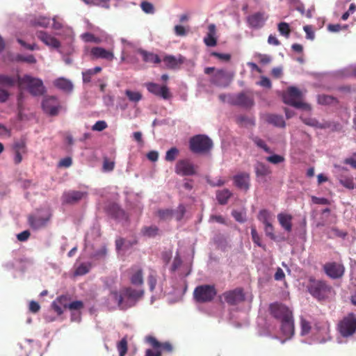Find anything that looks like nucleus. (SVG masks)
Listing matches in <instances>:
<instances>
[{
  "instance_id": "f257e3e1",
  "label": "nucleus",
  "mask_w": 356,
  "mask_h": 356,
  "mask_svg": "<svg viewBox=\"0 0 356 356\" xmlns=\"http://www.w3.org/2000/svg\"><path fill=\"white\" fill-rule=\"evenodd\" d=\"M144 293L145 291L141 287L134 289L131 286H127L123 288L120 293L113 292L112 295L118 302L119 307L121 309H127L134 306L143 297Z\"/></svg>"
},
{
  "instance_id": "f03ea898",
  "label": "nucleus",
  "mask_w": 356,
  "mask_h": 356,
  "mask_svg": "<svg viewBox=\"0 0 356 356\" xmlns=\"http://www.w3.org/2000/svg\"><path fill=\"white\" fill-rule=\"evenodd\" d=\"M17 83L19 86H24L33 96H41L46 92V88L40 79L25 74L23 76H17Z\"/></svg>"
},
{
  "instance_id": "7ed1b4c3",
  "label": "nucleus",
  "mask_w": 356,
  "mask_h": 356,
  "mask_svg": "<svg viewBox=\"0 0 356 356\" xmlns=\"http://www.w3.org/2000/svg\"><path fill=\"white\" fill-rule=\"evenodd\" d=\"M213 147V141L204 134H198L189 140V149L194 154H207Z\"/></svg>"
},
{
  "instance_id": "20e7f679",
  "label": "nucleus",
  "mask_w": 356,
  "mask_h": 356,
  "mask_svg": "<svg viewBox=\"0 0 356 356\" xmlns=\"http://www.w3.org/2000/svg\"><path fill=\"white\" fill-rule=\"evenodd\" d=\"M217 294L214 285L203 284L195 287L193 291V298L199 303L211 302Z\"/></svg>"
},
{
  "instance_id": "39448f33",
  "label": "nucleus",
  "mask_w": 356,
  "mask_h": 356,
  "mask_svg": "<svg viewBox=\"0 0 356 356\" xmlns=\"http://www.w3.org/2000/svg\"><path fill=\"white\" fill-rule=\"evenodd\" d=\"M51 217V213L49 210H39L35 213L29 216L28 222L33 229L38 230L47 227Z\"/></svg>"
},
{
  "instance_id": "423d86ee",
  "label": "nucleus",
  "mask_w": 356,
  "mask_h": 356,
  "mask_svg": "<svg viewBox=\"0 0 356 356\" xmlns=\"http://www.w3.org/2000/svg\"><path fill=\"white\" fill-rule=\"evenodd\" d=\"M302 93L296 87H289L287 91L283 95V101L285 104L294 106L297 108L310 109L308 104L301 101Z\"/></svg>"
},
{
  "instance_id": "0eeeda50",
  "label": "nucleus",
  "mask_w": 356,
  "mask_h": 356,
  "mask_svg": "<svg viewBox=\"0 0 356 356\" xmlns=\"http://www.w3.org/2000/svg\"><path fill=\"white\" fill-rule=\"evenodd\" d=\"M337 329L343 337L352 336L356 332V317L354 314H348L339 321Z\"/></svg>"
},
{
  "instance_id": "6e6552de",
  "label": "nucleus",
  "mask_w": 356,
  "mask_h": 356,
  "mask_svg": "<svg viewBox=\"0 0 356 356\" xmlns=\"http://www.w3.org/2000/svg\"><path fill=\"white\" fill-rule=\"evenodd\" d=\"M331 289L332 288L325 282L312 279L308 286V290L311 295L318 300L325 299L330 293Z\"/></svg>"
},
{
  "instance_id": "1a4fd4ad",
  "label": "nucleus",
  "mask_w": 356,
  "mask_h": 356,
  "mask_svg": "<svg viewBox=\"0 0 356 356\" xmlns=\"http://www.w3.org/2000/svg\"><path fill=\"white\" fill-rule=\"evenodd\" d=\"M270 314L279 321H283L286 318L292 317V311L285 305L280 302H273L269 306Z\"/></svg>"
},
{
  "instance_id": "9d476101",
  "label": "nucleus",
  "mask_w": 356,
  "mask_h": 356,
  "mask_svg": "<svg viewBox=\"0 0 356 356\" xmlns=\"http://www.w3.org/2000/svg\"><path fill=\"white\" fill-rule=\"evenodd\" d=\"M198 166L188 159H181L177 162L175 167L176 174L181 176H192L197 174Z\"/></svg>"
},
{
  "instance_id": "9b49d317",
  "label": "nucleus",
  "mask_w": 356,
  "mask_h": 356,
  "mask_svg": "<svg viewBox=\"0 0 356 356\" xmlns=\"http://www.w3.org/2000/svg\"><path fill=\"white\" fill-rule=\"evenodd\" d=\"M314 334L321 343L331 339L330 336V324L326 321H316L314 325Z\"/></svg>"
},
{
  "instance_id": "f8f14e48",
  "label": "nucleus",
  "mask_w": 356,
  "mask_h": 356,
  "mask_svg": "<svg viewBox=\"0 0 356 356\" xmlns=\"http://www.w3.org/2000/svg\"><path fill=\"white\" fill-rule=\"evenodd\" d=\"M228 103L234 106L248 108H251L254 102L252 96L245 92H240L229 96Z\"/></svg>"
},
{
  "instance_id": "ddd939ff",
  "label": "nucleus",
  "mask_w": 356,
  "mask_h": 356,
  "mask_svg": "<svg viewBox=\"0 0 356 356\" xmlns=\"http://www.w3.org/2000/svg\"><path fill=\"white\" fill-rule=\"evenodd\" d=\"M42 107L44 113L51 116H56L61 108L59 101L55 96H49L44 98Z\"/></svg>"
},
{
  "instance_id": "4468645a",
  "label": "nucleus",
  "mask_w": 356,
  "mask_h": 356,
  "mask_svg": "<svg viewBox=\"0 0 356 356\" xmlns=\"http://www.w3.org/2000/svg\"><path fill=\"white\" fill-rule=\"evenodd\" d=\"M325 273L332 279L341 277L345 272V268L341 263L332 261L327 262L323 266Z\"/></svg>"
},
{
  "instance_id": "2eb2a0df",
  "label": "nucleus",
  "mask_w": 356,
  "mask_h": 356,
  "mask_svg": "<svg viewBox=\"0 0 356 356\" xmlns=\"http://www.w3.org/2000/svg\"><path fill=\"white\" fill-rule=\"evenodd\" d=\"M130 283L136 287L143 288L144 284L143 270L139 266H132L127 270Z\"/></svg>"
},
{
  "instance_id": "dca6fc26",
  "label": "nucleus",
  "mask_w": 356,
  "mask_h": 356,
  "mask_svg": "<svg viewBox=\"0 0 356 356\" xmlns=\"http://www.w3.org/2000/svg\"><path fill=\"white\" fill-rule=\"evenodd\" d=\"M225 301L230 305H236L245 300V294L242 288H236L222 294Z\"/></svg>"
},
{
  "instance_id": "f3484780",
  "label": "nucleus",
  "mask_w": 356,
  "mask_h": 356,
  "mask_svg": "<svg viewBox=\"0 0 356 356\" xmlns=\"http://www.w3.org/2000/svg\"><path fill=\"white\" fill-rule=\"evenodd\" d=\"M145 86L150 93L164 99H168L171 97L169 88L166 86H160L157 83L149 82L145 84Z\"/></svg>"
},
{
  "instance_id": "a211bd4d",
  "label": "nucleus",
  "mask_w": 356,
  "mask_h": 356,
  "mask_svg": "<svg viewBox=\"0 0 356 356\" xmlns=\"http://www.w3.org/2000/svg\"><path fill=\"white\" fill-rule=\"evenodd\" d=\"M234 185L239 189L247 191L250 186V175L246 172H241L233 177Z\"/></svg>"
},
{
  "instance_id": "6ab92c4d",
  "label": "nucleus",
  "mask_w": 356,
  "mask_h": 356,
  "mask_svg": "<svg viewBox=\"0 0 356 356\" xmlns=\"http://www.w3.org/2000/svg\"><path fill=\"white\" fill-rule=\"evenodd\" d=\"M268 17L264 12H257L247 17V22L251 28L261 29L265 24Z\"/></svg>"
},
{
  "instance_id": "aec40b11",
  "label": "nucleus",
  "mask_w": 356,
  "mask_h": 356,
  "mask_svg": "<svg viewBox=\"0 0 356 356\" xmlns=\"http://www.w3.org/2000/svg\"><path fill=\"white\" fill-rule=\"evenodd\" d=\"M90 55L92 59H105L112 61L114 59L113 52L111 50H106L100 47H95L90 49Z\"/></svg>"
},
{
  "instance_id": "412c9836",
  "label": "nucleus",
  "mask_w": 356,
  "mask_h": 356,
  "mask_svg": "<svg viewBox=\"0 0 356 356\" xmlns=\"http://www.w3.org/2000/svg\"><path fill=\"white\" fill-rule=\"evenodd\" d=\"M163 61L167 69L177 70L185 62V58L181 55H179L177 57L172 55H166L163 57Z\"/></svg>"
},
{
  "instance_id": "4be33fe9",
  "label": "nucleus",
  "mask_w": 356,
  "mask_h": 356,
  "mask_svg": "<svg viewBox=\"0 0 356 356\" xmlns=\"http://www.w3.org/2000/svg\"><path fill=\"white\" fill-rule=\"evenodd\" d=\"M87 196L86 192L70 191L64 193L63 195V201L64 203L73 204L79 202L81 200Z\"/></svg>"
},
{
  "instance_id": "5701e85b",
  "label": "nucleus",
  "mask_w": 356,
  "mask_h": 356,
  "mask_svg": "<svg viewBox=\"0 0 356 356\" xmlns=\"http://www.w3.org/2000/svg\"><path fill=\"white\" fill-rule=\"evenodd\" d=\"M36 36L39 40L44 42L46 45L58 49L60 46V42L54 36L49 35L44 31H38Z\"/></svg>"
},
{
  "instance_id": "b1692460",
  "label": "nucleus",
  "mask_w": 356,
  "mask_h": 356,
  "mask_svg": "<svg viewBox=\"0 0 356 356\" xmlns=\"http://www.w3.org/2000/svg\"><path fill=\"white\" fill-rule=\"evenodd\" d=\"M211 83L219 87H227L228 86L229 81L225 71L223 70H218L211 77Z\"/></svg>"
},
{
  "instance_id": "393cba45",
  "label": "nucleus",
  "mask_w": 356,
  "mask_h": 356,
  "mask_svg": "<svg viewBox=\"0 0 356 356\" xmlns=\"http://www.w3.org/2000/svg\"><path fill=\"white\" fill-rule=\"evenodd\" d=\"M280 330L286 339H290L293 335L294 321L293 316L281 321Z\"/></svg>"
},
{
  "instance_id": "a878e982",
  "label": "nucleus",
  "mask_w": 356,
  "mask_h": 356,
  "mask_svg": "<svg viewBox=\"0 0 356 356\" xmlns=\"http://www.w3.org/2000/svg\"><path fill=\"white\" fill-rule=\"evenodd\" d=\"M69 300L70 298L67 296H60L52 302L51 307L55 312L60 316L63 313V310L61 307H63L65 309L68 308V305L70 304Z\"/></svg>"
},
{
  "instance_id": "bb28decb",
  "label": "nucleus",
  "mask_w": 356,
  "mask_h": 356,
  "mask_svg": "<svg viewBox=\"0 0 356 356\" xmlns=\"http://www.w3.org/2000/svg\"><path fill=\"white\" fill-rule=\"evenodd\" d=\"M54 86L66 93H70L74 89L72 82L65 78L60 77L54 81Z\"/></svg>"
},
{
  "instance_id": "cd10ccee",
  "label": "nucleus",
  "mask_w": 356,
  "mask_h": 356,
  "mask_svg": "<svg viewBox=\"0 0 356 356\" xmlns=\"http://www.w3.org/2000/svg\"><path fill=\"white\" fill-rule=\"evenodd\" d=\"M136 52L139 54L145 63L159 64L161 62V60L159 55L152 52H149L141 48L137 49Z\"/></svg>"
},
{
  "instance_id": "c85d7f7f",
  "label": "nucleus",
  "mask_w": 356,
  "mask_h": 356,
  "mask_svg": "<svg viewBox=\"0 0 356 356\" xmlns=\"http://www.w3.org/2000/svg\"><path fill=\"white\" fill-rule=\"evenodd\" d=\"M216 28L215 24H211L208 26V33L204 38L205 44L208 47H214L217 44V39L216 38Z\"/></svg>"
},
{
  "instance_id": "c756f323",
  "label": "nucleus",
  "mask_w": 356,
  "mask_h": 356,
  "mask_svg": "<svg viewBox=\"0 0 356 356\" xmlns=\"http://www.w3.org/2000/svg\"><path fill=\"white\" fill-rule=\"evenodd\" d=\"M145 341L147 343H149L153 347L154 349L162 348L168 352H170L172 350V346L170 343H168V342H165L163 343H160L159 341H157V339L155 337H154L152 336H147L145 338Z\"/></svg>"
},
{
  "instance_id": "7c9ffc66",
  "label": "nucleus",
  "mask_w": 356,
  "mask_h": 356,
  "mask_svg": "<svg viewBox=\"0 0 356 356\" xmlns=\"http://www.w3.org/2000/svg\"><path fill=\"white\" fill-rule=\"evenodd\" d=\"M292 216L280 213L277 215V220L282 227L288 232L292 230Z\"/></svg>"
},
{
  "instance_id": "2f4dec72",
  "label": "nucleus",
  "mask_w": 356,
  "mask_h": 356,
  "mask_svg": "<svg viewBox=\"0 0 356 356\" xmlns=\"http://www.w3.org/2000/svg\"><path fill=\"white\" fill-rule=\"evenodd\" d=\"M266 121L276 127H285V121L282 115L269 114L266 115Z\"/></svg>"
},
{
  "instance_id": "473e14b6",
  "label": "nucleus",
  "mask_w": 356,
  "mask_h": 356,
  "mask_svg": "<svg viewBox=\"0 0 356 356\" xmlns=\"http://www.w3.org/2000/svg\"><path fill=\"white\" fill-rule=\"evenodd\" d=\"M232 193L228 189H223L222 191H218L216 193V198L220 204L224 205L226 204L231 197Z\"/></svg>"
},
{
  "instance_id": "72a5a7b5",
  "label": "nucleus",
  "mask_w": 356,
  "mask_h": 356,
  "mask_svg": "<svg viewBox=\"0 0 356 356\" xmlns=\"http://www.w3.org/2000/svg\"><path fill=\"white\" fill-rule=\"evenodd\" d=\"M108 213L115 218H120L124 215V211L118 204L112 203L108 207Z\"/></svg>"
},
{
  "instance_id": "f704fd0d",
  "label": "nucleus",
  "mask_w": 356,
  "mask_h": 356,
  "mask_svg": "<svg viewBox=\"0 0 356 356\" xmlns=\"http://www.w3.org/2000/svg\"><path fill=\"white\" fill-rule=\"evenodd\" d=\"M16 79L14 76L0 74V86L3 87H13L16 83Z\"/></svg>"
},
{
  "instance_id": "c9c22d12",
  "label": "nucleus",
  "mask_w": 356,
  "mask_h": 356,
  "mask_svg": "<svg viewBox=\"0 0 356 356\" xmlns=\"http://www.w3.org/2000/svg\"><path fill=\"white\" fill-rule=\"evenodd\" d=\"M318 102L323 105L337 104L338 100L333 96L323 94L318 96Z\"/></svg>"
},
{
  "instance_id": "e433bc0d",
  "label": "nucleus",
  "mask_w": 356,
  "mask_h": 356,
  "mask_svg": "<svg viewBox=\"0 0 356 356\" xmlns=\"http://www.w3.org/2000/svg\"><path fill=\"white\" fill-rule=\"evenodd\" d=\"M141 233L145 236L154 237L159 234V228L155 225L145 226L141 229Z\"/></svg>"
},
{
  "instance_id": "4c0bfd02",
  "label": "nucleus",
  "mask_w": 356,
  "mask_h": 356,
  "mask_svg": "<svg viewBox=\"0 0 356 356\" xmlns=\"http://www.w3.org/2000/svg\"><path fill=\"white\" fill-rule=\"evenodd\" d=\"M255 172L257 176H266L271 173L268 166L263 163H258L255 166Z\"/></svg>"
},
{
  "instance_id": "58836bf2",
  "label": "nucleus",
  "mask_w": 356,
  "mask_h": 356,
  "mask_svg": "<svg viewBox=\"0 0 356 356\" xmlns=\"http://www.w3.org/2000/svg\"><path fill=\"white\" fill-rule=\"evenodd\" d=\"M157 216L161 220H170L174 216V211L169 209H159Z\"/></svg>"
},
{
  "instance_id": "ea45409f",
  "label": "nucleus",
  "mask_w": 356,
  "mask_h": 356,
  "mask_svg": "<svg viewBox=\"0 0 356 356\" xmlns=\"http://www.w3.org/2000/svg\"><path fill=\"white\" fill-rule=\"evenodd\" d=\"M302 122L308 126L319 129H325L327 127L325 124L319 123L316 119L311 118H300Z\"/></svg>"
},
{
  "instance_id": "a19ab883",
  "label": "nucleus",
  "mask_w": 356,
  "mask_h": 356,
  "mask_svg": "<svg viewBox=\"0 0 356 356\" xmlns=\"http://www.w3.org/2000/svg\"><path fill=\"white\" fill-rule=\"evenodd\" d=\"M236 122L240 126H254L255 122L253 118H248L246 115H239L236 118Z\"/></svg>"
},
{
  "instance_id": "79ce46f5",
  "label": "nucleus",
  "mask_w": 356,
  "mask_h": 356,
  "mask_svg": "<svg viewBox=\"0 0 356 356\" xmlns=\"http://www.w3.org/2000/svg\"><path fill=\"white\" fill-rule=\"evenodd\" d=\"M125 95L129 101L135 103L140 102L143 97L142 94L140 92L132 91L130 90H126Z\"/></svg>"
},
{
  "instance_id": "37998d69",
  "label": "nucleus",
  "mask_w": 356,
  "mask_h": 356,
  "mask_svg": "<svg viewBox=\"0 0 356 356\" xmlns=\"http://www.w3.org/2000/svg\"><path fill=\"white\" fill-rule=\"evenodd\" d=\"M277 29L280 33L288 38L291 33V29L289 24L286 22H280L277 25Z\"/></svg>"
},
{
  "instance_id": "c03bdc74",
  "label": "nucleus",
  "mask_w": 356,
  "mask_h": 356,
  "mask_svg": "<svg viewBox=\"0 0 356 356\" xmlns=\"http://www.w3.org/2000/svg\"><path fill=\"white\" fill-rule=\"evenodd\" d=\"M147 283L149 286V290L153 291L157 283L156 272L155 270H150L149 274L147 277Z\"/></svg>"
},
{
  "instance_id": "a18cd8bd",
  "label": "nucleus",
  "mask_w": 356,
  "mask_h": 356,
  "mask_svg": "<svg viewBox=\"0 0 356 356\" xmlns=\"http://www.w3.org/2000/svg\"><path fill=\"white\" fill-rule=\"evenodd\" d=\"M257 218L260 222H261L264 225L266 223L270 222V213L266 209H261L259 212Z\"/></svg>"
},
{
  "instance_id": "49530a36",
  "label": "nucleus",
  "mask_w": 356,
  "mask_h": 356,
  "mask_svg": "<svg viewBox=\"0 0 356 356\" xmlns=\"http://www.w3.org/2000/svg\"><path fill=\"white\" fill-rule=\"evenodd\" d=\"M251 235H252V239L254 243H255L257 246L263 248L265 249V245L262 244L261 239L260 236L257 232V229L254 226L251 227Z\"/></svg>"
},
{
  "instance_id": "de8ad7c7",
  "label": "nucleus",
  "mask_w": 356,
  "mask_h": 356,
  "mask_svg": "<svg viewBox=\"0 0 356 356\" xmlns=\"http://www.w3.org/2000/svg\"><path fill=\"white\" fill-rule=\"evenodd\" d=\"M117 348L119 352V356H125L128 350L127 340L126 338H123L120 341L117 345Z\"/></svg>"
},
{
  "instance_id": "09e8293b",
  "label": "nucleus",
  "mask_w": 356,
  "mask_h": 356,
  "mask_svg": "<svg viewBox=\"0 0 356 356\" xmlns=\"http://www.w3.org/2000/svg\"><path fill=\"white\" fill-rule=\"evenodd\" d=\"M179 149L177 147H172L167 151L165 154V160L167 161H173L179 154Z\"/></svg>"
},
{
  "instance_id": "8fccbe9b",
  "label": "nucleus",
  "mask_w": 356,
  "mask_h": 356,
  "mask_svg": "<svg viewBox=\"0 0 356 356\" xmlns=\"http://www.w3.org/2000/svg\"><path fill=\"white\" fill-rule=\"evenodd\" d=\"M300 326H301V334L306 335L309 333L312 330V326L310 323L305 320V318H301L300 320Z\"/></svg>"
},
{
  "instance_id": "3c124183",
  "label": "nucleus",
  "mask_w": 356,
  "mask_h": 356,
  "mask_svg": "<svg viewBox=\"0 0 356 356\" xmlns=\"http://www.w3.org/2000/svg\"><path fill=\"white\" fill-rule=\"evenodd\" d=\"M264 232L266 236L269 237L272 240H275L276 236L274 234V227L271 222L264 224Z\"/></svg>"
},
{
  "instance_id": "603ef678",
  "label": "nucleus",
  "mask_w": 356,
  "mask_h": 356,
  "mask_svg": "<svg viewBox=\"0 0 356 356\" xmlns=\"http://www.w3.org/2000/svg\"><path fill=\"white\" fill-rule=\"evenodd\" d=\"M13 150L14 152H19L23 154L26 153V143L24 140H21L19 141H17L13 144Z\"/></svg>"
},
{
  "instance_id": "864d4df0",
  "label": "nucleus",
  "mask_w": 356,
  "mask_h": 356,
  "mask_svg": "<svg viewBox=\"0 0 356 356\" xmlns=\"http://www.w3.org/2000/svg\"><path fill=\"white\" fill-rule=\"evenodd\" d=\"M50 24V19L46 17H40L34 22V25L46 28Z\"/></svg>"
},
{
  "instance_id": "5fc2aeb1",
  "label": "nucleus",
  "mask_w": 356,
  "mask_h": 356,
  "mask_svg": "<svg viewBox=\"0 0 356 356\" xmlns=\"http://www.w3.org/2000/svg\"><path fill=\"white\" fill-rule=\"evenodd\" d=\"M185 213H186V209H185L184 206L183 204H180L177 207V209L174 211L173 217H175L177 220L179 221L183 218Z\"/></svg>"
},
{
  "instance_id": "6e6d98bb",
  "label": "nucleus",
  "mask_w": 356,
  "mask_h": 356,
  "mask_svg": "<svg viewBox=\"0 0 356 356\" xmlns=\"http://www.w3.org/2000/svg\"><path fill=\"white\" fill-rule=\"evenodd\" d=\"M253 142L260 148L263 149L266 152L270 153V149L266 143L259 137H254L252 139Z\"/></svg>"
},
{
  "instance_id": "4d7b16f0",
  "label": "nucleus",
  "mask_w": 356,
  "mask_h": 356,
  "mask_svg": "<svg viewBox=\"0 0 356 356\" xmlns=\"http://www.w3.org/2000/svg\"><path fill=\"white\" fill-rule=\"evenodd\" d=\"M81 37L83 39V40L86 42H91L98 43L99 42V39L96 38L93 34H92L90 33H83L81 35Z\"/></svg>"
},
{
  "instance_id": "13d9d810",
  "label": "nucleus",
  "mask_w": 356,
  "mask_h": 356,
  "mask_svg": "<svg viewBox=\"0 0 356 356\" xmlns=\"http://www.w3.org/2000/svg\"><path fill=\"white\" fill-rule=\"evenodd\" d=\"M140 7L145 13L152 14L154 12V8L153 5L148 1H145L141 2Z\"/></svg>"
},
{
  "instance_id": "bf43d9fd",
  "label": "nucleus",
  "mask_w": 356,
  "mask_h": 356,
  "mask_svg": "<svg viewBox=\"0 0 356 356\" xmlns=\"http://www.w3.org/2000/svg\"><path fill=\"white\" fill-rule=\"evenodd\" d=\"M83 308V303L81 300H75L70 302L68 305V308L70 310H80Z\"/></svg>"
},
{
  "instance_id": "052dcab7",
  "label": "nucleus",
  "mask_w": 356,
  "mask_h": 356,
  "mask_svg": "<svg viewBox=\"0 0 356 356\" xmlns=\"http://www.w3.org/2000/svg\"><path fill=\"white\" fill-rule=\"evenodd\" d=\"M266 160L273 164H277L284 161V158L280 155L274 154L266 158Z\"/></svg>"
},
{
  "instance_id": "680f3d73",
  "label": "nucleus",
  "mask_w": 356,
  "mask_h": 356,
  "mask_svg": "<svg viewBox=\"0 0 356 356\" xmlns=\"http://www.w3.org/2000/svg\"><path fill=\"white\" fill-rule=\"evenodd\" d=\"M17 59L18 61L25 62L28 63H35L36 59L33 55H29V56H22L19 55L17 57Z\"/></svg>"
},
{
  "instance_id": "e2e57ef3",
  "label": "nucleus",
  "mask_w": 356,
  "mask_h": 356,
  "mask_svg": "<svg viewBox=\"0 0 356 356\" xmlns=\"http://www.w3.org/2000/svg\"><path fill=\"white\" fill-rule=\"evenodd\" d=\"M107 127V124L104 120L97 121L92 127L93 131H102Z\"/></svg>"
},
{
  "instance_id": "0e129e2a",
  "label": "nucleus",
  "mask_w": 356,
  "mask_h": 356,
  "mask_svg": "<svg viewBox=\"0 0 356 356\" xmlns=\"http://www.w3.org/2000/svg\"><path fill=\"white\" fill-rule=\"evenodd\" d=\"M175 33L177 36H185L187 34V30L181 25H176L174 27Z\"/></svg>"
},
{
  "instance_id": "69168bd1",
  "label": "nucleus",
  "mask_w": 356,
  "mask_h": 356,
  "mask_svg": "<svg viewBox=\"0 0 356 356\" xmlns=\"http://www.w3.org/2000/svg\"><path fill=\"white\" fill-rule=\"evenodd\" d=\"M330 234L332 236H337L343 238L346 236L347 233L336 227H332L330 230Z\"/></svg>"
},
{
  "instance_id": "338daca9",
  "label": "nucleus",
  "mask_w": 356,
  "mask_h": 356,
  "mask_svg": "<svg viewBox=\"0 0 356 356\" xmlns=\"http://www.w3.org/2000/svg\"><path fill=\"white\" fill-rule=\"evenodd\" d=\"M305 32L306 33V38L309 40H314L315 38L314 32L312 30V27L310 25H306L303 27Z\"/></svg>"
},
{
  "instance_id": "774afa93",
  "label": "nucleus",
  "mask_w": 356,
  "mask_h": 356,
  "mask_svg": "<svg viewBox=\"0 0 356 356\" xmlns=\"http://www.w3.org/2000/svg\"><path fill=\"white\" fill-rule=\"evenodd\" d=\"M93 75L94 74L90 69L82 72L83 82L85 83L90 82Z\"/></svg>"
}]
</instances>
